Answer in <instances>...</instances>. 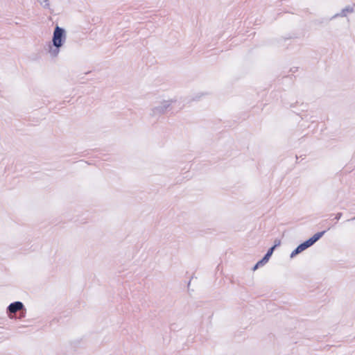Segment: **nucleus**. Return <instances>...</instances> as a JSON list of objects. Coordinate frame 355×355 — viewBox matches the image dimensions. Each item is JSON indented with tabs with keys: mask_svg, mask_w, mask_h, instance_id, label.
Instances as JSON below:
<instances>
[{
	"mask_svg": "<svg viewBox=\"0 0 355 355\" xmlns=\"http://www.w3.org/2000/svg\"><path fill=\"white\" fill-rule=\"evenodd\" d=\"M354 12V6H347L343 9L341 10V11L339 13H336L334 15L331 19H335L338 17H347L348 13H352Z\"/></svg>",
	"mask_w": 355,
	"mask_h": 355,
	"instance_id": "obj_5",
	"label": "nucleus"
},
{
	"mask_svg": "<svg viewBox=\"0 0 355 355\" xmlns=\"http://www.w3.org/2000/svg\"><path fill=\"white\" fill-rule=\"evenodd\" d=\"M317 242L315 237L312 236L309 239L304 241L306 247L309 248V247L312 246L313 244H315Z\"/></svg>",
	"mask_w": 355,
	"mask_h": 355,
	"instance_id": "obj_7",
	"label": "nucleus"
},
{
	"mask_svg": "<svg viewBox=\"0 0 355 355\" xmlns=\"http://www.w3.org/2000/svg\"><path fill=\"white\" fill-rule=\"evenodd\" d=\"M354 219H355V217H354V218H352L351 220H354Z\"/></svg>",
	"mask_w": 355,
	"mask_h": 355,
	"instance_id": "obj_15",
	"label": "nucleus"
},
{
	"mask_svg": "<svg viewBox=\"0 0 355 355\" xmlns=\"http://www.w3.org/2000/svg\"><path fill=\"white\" fill-rule=\"evenodd\" d=\"M20 311H23V313L20 315V318H24L26 309L24 304L20 301H15L14 302L10 303L6 309V313L9 315L10 318H12L10 314L15 313Z\"/></svg>",
	"mask_w": 355,
	"mask_h": 355,
	"instance_id": "obj_3",
	"label": "nucleus"
},
{
	"mask_svg": "<svg viewBox=\"0 0 355 355\" xmlns=\"http://www.w3.org/2000/svg\"><path fill=\"white\" fill-rule=\"evenodd\" d=\"M317 242L315 237L312 236L309 239L304 241L306 247L309 248V247L312 246L313 244H315Z\"/></svg>",
	"mask_w": 355,
	"mask_h": 355,
	"instance_id": "obj_8",
	"label": "nucleus"
},
{
	"mask_svg": "<svg viewBox=\"0 0 355 355\" xmlns=\"http://www.w3.org/2000/svg\"><path fill=\"white\" fill-rule=\"evenodd\" d=\"M39 2L44 8L51 10L49 0H42Z\"/></svg>",
	"mask_w": 355,
	"mask_h": 355,
	"instance_id": "obj_9",
	"label": "nucleus"
},
{
	"mask_svg": "<svg viewBox=\"0 0 355 355\" xmlns=\"http://www.w3.org/2000/svg\"><path fill=\"white\" fill-rule=\"evenodd\" d=\"M280 244H281V241L279 240H275L274 245L272 246H271L268 250H272L271 252L273 253L275 248L277 247H278L279 245H280Z\"/></svg>",
	"mask_w": 355,
	"mask_h": 355,
	"instance_id": "obj_11",
	"label": "nucleus"
},
{
	"mask_svg": "<svg viewBox=\"0 0 355 355\" xmlns=\"http://www.w3.org/2000/svg\"><path fill=\"white\" fill-rule=\"evenodd\" d=\"M326 232H327V230L318 232L313 236L315 237V240L318 241L323 236V235L326 233Z\"/></svg>",
	"mask_w": 355,
	"mask_h": 355,
	"instance_id": "obj_10",
	"label": "nucleus"
},
{
	"mask_svg": "<svg viewBox=\"0 0 355 355\" xmlns=\"http://www.w3.org/2000/svg\"><path fill=\"white\" fill-rule=\"evenodd\" d=\"M308 248L305 245L304 242L301 243L298 245L291 253L290 257L291 259L294 258L295 256L302 252L304 250H306Z\"/></svg>",
	"mask_w": 355,
	"mask_h": 355,
	"instance_id": "obj_6",
	"label": "nucleus"
},
{
	"mask_svg": "<svg viewBox=\"0 0 355 355\" xmlns=\"http://www.w3.org/2000/svg\"><path fill=\"white\" fill-rule=\"evenodd\" d=\"M342 216H343V214L341 212L337 213L335 216V220H339L340 219V218L342 217Z\"/></svg>",
	"mask_w": 355,
	"mask_h": 355,
	"instance_id": "obj_12",
	"label": "nucleus"
},
{
	"mask_svg": "<svg viewBox=\"0 0 355 355\" xmlns=\"http://www.w3.org/2000/svg\"><path fill=\"white\" fill-rule=\"evenodd\" d=\"M175 101H163L159 105L155 106L151 109L150 115L153 117L159 116L166 113V112L171 107V103Z\"/></svg>",
	"mask_w": 355,
	"mask_h": 355,
	"instance_id": "obj_2",
	"label": "nucleus"
},
{
	"mask_svg": "<svg viewBox=\"0 0 355 355\" xmlns=\"http://www.w3.org/2000/svg\"><path fill=\"white\" fill-rule=\"evenodd\" d=\"M67 39V33L64 28L56 25L52 36V41L47 45L46 51L51 58L58 55L60 48L64 45Z\"/></svg>",
	"mask_w": 355,
	"mask_h": 355,
	"instance_id": "obj_1",
	"label": "nucleus"
},
{
	"mask_svg": "<svg viewBox=\"0 0 355 355\" xmlns=\"http://www.w3.org/2000/svg\"><path fill=\"white\" fill-rule=\"evenodd\" d=\"M297 67H293V68H291V71L295 73V71H297Z\"/></svg>",
	"mask_w": 355,
	"mask_h": 355,
	"instance_id": "obj_13",
	"label": "nucleus"
},
{
	"mask_svg": "<svg viewBox=\"0 0 355 355\" xmlns=\"http://www.w3.org/2000/svg\"><path fill=\"white\" fill-rule=\"evenodd\" d=\"M292 38V36H289L288 37H286V38H284V40H290Z\"/></svg>",
	"mask_w": 355,
	"mask_h": 355,
	"instance_id": "obj_14",
	"label": "nucleus"
},
{
	"mask_svg": "<svg viewBox=\"0 0 355 355\" xmlns=\"http://www.w3.org/2000/svg\"><path fill=\"white\" fill-rule=\"evenodd\" d=\"M272 250H268L267 252L264 254L261 259L256 263V264L253 266L252 270H257L259 267L264 266L266 263L268 262L270 258L272 255Z\"/></svg>",
	"mask_w": 355,
	"mask_h": 355,
	"instance_id": "obj_4",
	"label": "nucleus"
}]
</instances>
